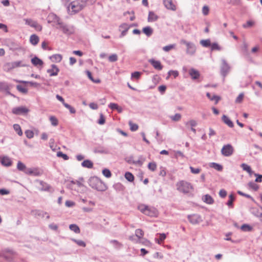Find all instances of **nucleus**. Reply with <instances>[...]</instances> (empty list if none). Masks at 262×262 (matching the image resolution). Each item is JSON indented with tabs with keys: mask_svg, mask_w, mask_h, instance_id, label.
Masks as SVG:
<instances>
[{
	"mask_svg": "<svg viewBox=\"0 0 262 262\" xmlns=\"http://www.w3.org/2000/svg\"><path fill=\"white\" fill-rule=\"evenodd\" d=\"M86 6L85 0H76L71 2L67 6V10L69 14H74L82 10Z\"/></svg>",
	"mask_w": 262,
	"mask_h": 262,
	"instance_id": "nucleus-1",
	"label": "nucleus"
},
{
	"mask_svg": "<svg viewBox=\"0 0 262 262\" xmlns=\"http://www.w3.org/2000/svg\"><path fill=\"white\" fill-rule=\"evenodd\" d=\"M88 183L90 187L97 191H104L107 189L105 184L97 177H91Z\"/></svg>",
	"mask_w": 262,
	"mask_h": 262,
	"instance_id": "nucleus-2",
	"label": "nucleus"
},
{
	"mask_svg": "<svg viewBox=\"0 0 262 262\" xmlns=\"http://www.w3.org/2000/svg\"><path fill=\"white\" fill-rule=\"evenodd\" d=\"M176 186L178 190L184 193H189L192 189L191 184L184 181L178 182Z\"/></svg>",
	"mask_w": 262,
	"mask_h": 262,
	"instance_id": "nucleus-3",
	"label": "nucleus"
},
{
	"mask_svg": "<svg viewBox=\"0 0 262 262\" xmlns=\"http://www.w3.org/2000/svg\"><path fill=\"white\" fill-rule=\"evenodd\" d=\"M180 43L186 45V52L187 54L192 56L195 54L196 50V48L195 45L193 42L187 41L185 39H181L180 40Z\"/></svg>",
	"mask_w": 262,
	"mask_h": 262,
	"instance_id": "nucleus-4",
	"label": "nucleus"
},
{
	"mask_svg": "<svg viewBox=\"0 0 262 262\" xmlns=\"http://www.w3.org/2000/svg\"><path fill=\"white\" fill-rule=\"evenodd\" d=\"M58 25H59V27L57 28L61 29L62 32L66 35H69L74 33V30L72 27L68 26L61 21L58 23Z\"/></svg>",
	"mask_w": 262,
	"mask_h": 262,
	"instance_id": "nucleus-5",
	"label": "nucleus"
},
{
	"mask_svg": "<svg viewBox=\"0 0 262 262\" xmlns=\"http://www.w3.org/2000/svg\"><path fill=\"white\" fill-rule=\"evenodd\" d=\"M234 151V148L233 146L228 144L223 146L221 149L222 154L225 157H229L231 156Z\"/></svg>",
	"mask_w": 262,
	"mask_h": 262,
	"instance_id": "nucleus-6",
	"label": "nucleus"
},
{
	"mask_svg": "<svg viewBox=\"0 0 262 262\" xmlns=\"http://www.w3.org/2000/svg\"><path fill=\"white\" fill-rule=\"evenodd\" d=\"M29 112V110L25 106H19L13 108L12 112L16 115H25Z\"/></svg>",
	"mask_w": 262,
	"mask_h": 262,
	"instance_id": "nucleus-7",
	"label": "nucleus"
},
{
	"mask_svg": "<svg viewBox=\"0 0 262 262\" xmlns=\"http://www.w3.org/2000/svg\"><path fill=\"white\" fill-rule=\"evenodd\" d=\"M25 24L30 26L31 27L34 28L37 31H40L42 30V26L39 24L36 21L31 19H25Z\"/></svg>",
	"mask_w": 262,
	"mask_h": 262,
	"instance_id": "nucleus-8",
	"label": "nucleus"
},
{
	"mask_svg": "<svg viewBox=\"0 0 262 262\" xmlns=\"http://www.w3.org/2000/svg\"><path fill=\"white\" fill-rule=\"evenodd\" d=\"M222 62L221 74L225 78L230 71V67L225 59H222Z\"/></svg>",
	"mask_w": 262,
	"mask_h": 262,
	"instance_id": "nucleus-9",
	"label": "nucleus"
},
{
	"mask_svg": "<svg viewBox=\"0 0 262 262\" xmlns=\"http://www.w3.org/2000/svg\"><path fill=\"white\" fill-rule=\"evenodd\" d=\"M188 219L189 222L192 224H196L202 221L201 216L197 214L189 215Z\"/></svg>",
	"mask_w": 262,
	"mask_h": 262,
	"instance_id": "nucleus-10",
	"label": "nucleus"
},
{
	"mask_svg": "<svg viewBox=\"0 0 262 262\" xmlns=\"http://www.w3.org/2000/svg\"><path fill=\"white\" fill-rule=\"evenodd\" d=\"M8 67L9 69H14L17 67H26L27 65L25 63H23L21 61H16L11 63H8L6 64Z\"/></svg>",
	"mask_w": 262,
	"mask_h": 262,
	"instance_id": "nucleus-11",
	"label": "nucleus"
},
{
	"mask_svg": "<svg viewBox=\"0 0 262 262\" xmlns=\"http://www.w3.org/2000/svg\"><path fill=\"white\" fill-rule=\"evenodd\" d=\"M148 62L152 66V67L157 70H161L163 69V66L159 60H156L154 59H150Z\"/></svg>",
	"mask_w": 262,
	"mask_h": 262,
	"instance_id": "nucleus-12",
	"label": "nucleus"
},
{
	"mask_svg": "<svg viewBox=\"0 0 262 262\" xmlns=\"http://www.w3.org/2000/svg\"><path fill=\"white\" fill-rule=\"evenodd\" d=\"M164 6L168 10L172 11L176 10V6L172 2V0H163Z\"/></svg>",
	"mask_w": 262,
	"mask_h": 262,
	"instance_id": "nucleus-13",
	"label": "nucleus"
},
{
	"mask_svg": "<svg viewBox=\"0 0 262 262\" xmlns=\"http://www.w3.org/2000/svg\"><path fill=\"white\" fill-rule=\"evenodd\" d=\"M47 18L49 23H51L52 22H55L58 25V23H59L61 21L60 18L58 16H57L55 14L53 13H50L48 15Z\"/></svg>",
	"mask_w": 262,
	"mask_h": 262,
	"instance_id": "nucleus-14",
	"label": "nucleus"
},
{
	"mask_svg": "<svg viewBox=\"0 0 262 262\" xmlns=\"http://www.w3.org/2000/svg\"><path fill=\"white\" fill-rule=\"evenodd\" d=\"M1 164L6 167H10L12 164V160L7 156L1 157Z\"/></svg>",
	"mask_w": 262,
	"mask_h": 262,
	"instance_id": "nucleus-15",
	"label": "nucleus"
},
{
	"mask_svg": "<svg viewBox=\"0 0 262 262\" xmlns=\"http://www.w3.org/2000/svg\"><path fill=\"white\" fill-rule=\"evenodd\" d=\"M25 173L34 176H39L41 172L37 168H27Z\"/></svg>",
	"mask_w": 262,
	"mask_h": 262,
	"instance_id": "nucleus-16",
	"label": "nucleus"
},
{
	"mask_svg": "<svg viewBox=\"0 0 262 262\" xmlns=\"http://www.w3.org/2000/svg\"><path fill=\"white\" fill-rule=\"evenodd\" d=\"M189 74L192 80H197L200 76L199 72L193 68H191L189 70Z\"/></svg>",
	"mask_w": 262,
	"mask_h": 262,
	"instance_id": "nucleus-17",
	"label": "nucleus"
},
{
	"mask_svg": "<svg viewBox=\"0 0 262 262\" xmlns=\"http://www.w3.org/2000/svg\"><path fill=\"white\" fill-rule=\"evenodd\" d=\"M59 70L58 67L55 64H52L51 68L47 70L50 76H56L59 72Z\"/></svg>",
	"mask_w": 262,
	"mask_h": 262,
	"instance_id": "nucleus-18",
	"label": "nucleus"
},
{
	"mask_svg": "<svg viewBox=\"0 0 262 262\" xmlns=\"http://www.w3.org/2000/svg\"><path fill=\"white\" fill-rule=\"evenodd\" d=\"M14 255V252L10 250H7L5 252H3V253H1V257H4L6 260L12 259Z\"/></svg>",
	"mask_w": 262,
	"mask_h": 262,
	"instance_id": "nucleus-19",
	"label": "nucleus"
},
{
	"mask_svg": "<svg viewBox=\"0 0 262 262\" xmlns=\"http://www.w3.org/2000/svg\"><path fill=\"white\" fill-rule=\"evenodd\" d=\"M144 214L149 216H156L157 215V210L155 208L148 206Z\"/></svg>",
	"mask_w": 262,
	"mask_h": 262,
	"instance_id": "nucleus-20",
	"label": "nucleus"
},
{
	"mask_svg": "<svg viewBox=\"0 0 262 262\" xmlns=\"http://www.w3.org/2000/svg\"><path fill=\"white\" fill-rule=\"evenodd\" d=\"M129 28H130V26H128L127 24H126V23L122 24L119 26L120 30H121V29H123V30L121 31V33L120 37H122L124 36L125 35H126Z\"/></svg>",
	"mask_w": 262,
	"mask_h": 262,
	"instance_id": "nucleus-21",
	"label": "nucleus"
},
{
	"mask_svg": "<svg viewBox=\"0 0 262 262\" xmlns=\"http://www.w3.org/2000/svg\"><path fill=\"white\" fill-rule=\"evenodd\" d=\"M36 182L40 185V186H39V190L41 191H47L49 190L50 186L47 183L40 180L36 181Z\"/></svg>",
	"mask_w": 262,
	"mask_h": 262,
	"instance_id": "nucleus-22",
	"label": "nucleus"
},
{
	"mask_svg": "<svg viewBox=\"0 0 262 262\" xmlns=\"http://www.w3.org/2000/svg\"><path fill=\"white\" fill-rule=\"evenodd\" d=\"M222 121L230 127H233L234 124L232 121L225 115H224L222 118Z\"/></svg>",
	"mask_w": 262,
	"mask_h": 262,
	"instance_id": "nucleus-23",
	"label": "nucleus"
},
{
	"mask_svg": "<svg viewBox=\"0 0 262 262\" xmlns=\"http://www.w3.org/2000/svg\"><path fill=\"white\" fill-rule=\"evenodd\" d=\"M31 62L34 66H42L43 64V61L37 57L35 56L31 59Z\"/></svg>",
	"mask_w": 262,
	"mask_h": 262,
	"instance_id": "nucleus-24",
	"label": "nucleus"
},
{
	"mask_svg": "<svg viewBox=\"0 0 262 262\" xmlns=\"http://www.w3.org/2000/svg\"><path fill=\"white\" fill-rule=\"evenodd\" d=\"M30 42L34 46L36 45L39 42V37L35 34H32L30 37Z\"/></svg>",
	"mask_w": 262,
	"mask_h": 262,
	"instance_id": "nucleus-25",
	"label": "nucleus"
},
{
	"mask_svg": "<svg viewBox=\"0 0 262 262\" xmlns=\"http://www.w3.org/2000/svg\"><path fill=\"white\" fill-rule=\"evenodd\" d=\"M158 16L152 11H149L148 17V21L149 22H152L157 20Z\"/></svg>",
	"mask_w": 262,
	"mask_h": 262,
	"instance_id": "nucleus-26",
	"label": "nucleus"
},
{
	"mask_svg": "<svg viewBox=\"0 0 262 262\" xmlns=\"http://www.w3.org/2000/svg\"><path fill=\"white\" fill-rule=\"evenodd\" d=\"M81 166L83 167L92 168L93 167V163L90 160H85L82 162Z\"/></svg>",
	"mask_w": 262,
	"mask_h": 262,
	"instance_id": "nucleus-27",
	"label": "nucleus"
},
{
	"mask_svg": "<svg viewBox=\"0 0 262 262\" xmlns=\"http://www.w3.org/2000/svg\"><path fill=\"white\" fill-rule=\"evenodd\" d=\"M207 97L211 101L215 100V104H217L219 102V101L220 100V97L219 96H217L216 95H211L210 93H207L206 94Z\"/></svg>",
	"mask_w": 262,
	"mask_h": 262,
	"instance_id": "nucleus-28",
	"label": "nucleus"
},
{
	"mask_svg": "<svg viewBox=\"0 0 262 262\" xmlns=\"http://www.w3.org/2000/svg\"><path fill=\"white\" fill-rule=\"evenodd\" d=\"M203 200L204 202L208 204H212L214 202L212 198L209 194L205 195L203 197Z\"/></svg>",
	"mask_w": 262,
	"mask_h": 262,
	"instance_id": "nucleus-29",
	"label": "nucleus"
},
{
	"mask_svg": "<svg viewBox=\"0 0 262 262\" xmlns=\"http://www.w3.org/2000/svg\"><path fill=\"white\" fill-rule=\"evenodd\" d=\"M143 32L147 36H150L153 33V30L150 27L147 26L143 28Z\"/></svg>",
	"mask_w": 262,
	"mask_h": 262,
	"instance_id": "nucleus-30",
	"label": "nucleus"
},
{
	"mask_svg": "<svg viewBox=\"0 0 262 262\" xmlns=\"http://www.w3.org/2000/svg\"><path fill=\"white\" fill-rule=\"evenodd\" d=\"M17 168L19 171H23L25 173L26 172V170L27 169V168L26 167V165L20 161L18 162L17 164Z\"/></svg>",
	"mask_w": 262,
	"mask_h": 262,
	"instance_id": "nucleus-31",
	"label": "nucleus"
},
{
	"mask_svg": "<svg viewBox=\"0 0 262 262\" xmlns=\"http://www.w3.org/2000/svg\"><path fill=\"white\" fill-rule=\"evenodd\" d=\"M62 56L60 54H54L51 57L53 62H59L62 60Z\"/></svg>",
	"mask_w": 262,
	"mask_h": 262,
	"instance_id": "nucleus-32",
	"label": "nucleus"
},
{
	"mask_svg": "<svg viewBox=\"0 0 262 262\" xmlns=\"http://www.w3.org/2000/svg\"><path fill=\"white\" fill-rule=\"evenodd\" d=\"M241 166L244 170L246 171L250 174H251L253 173V171L252 170L250 166H249L248 165L245 163H243L241 164Z\"/></svg>",
	"mask_w": 262,
	"mask_h": 262,
	"instance_id": "nucleus-33",
	"label": "nucleus"
},
{
	"mask_svg": "<svg viewBox=\"0 0 262 262\" xmlns=\"http://www.w3.org/2000/svg\"><path fill=\"white\" fill-rule=\"evenodd\" d=\"M235 200V197L233 194H231L229 196V200L227 202L226 204L227 205L230 207L232 208L233 207V202Z\"/></svg>",
	"mask_w": 262,
	"mask_h": 262,
	"instance_id": "nucleus-34",
	"label": "nucleus"
},
{
	"mask_svg": "<svg viewBox=\"0 0 262 262\" xmlns=\"http://www.w3.org/2000/svg\"><path fill=\"white\" fill-rule=\"evenodd\" d=\"M135 235L138 237V241H139L144 235V232L140 229H138L135 231Z\"/></svg>",
	"mask_w": 262,
	"mask_h": 262,
	"instance_id": "nucleus-35",
	"label": "nucleus"
},
{
	"mask_svg": "<svg viewBox=\"0 0 262 262\" xmlns=\"http://www.w3.org/2000/svg\"><path fill=\"white\" fill-rule=\"evenodd\" d=\"M69 228L71 230L74 231L76 233H79L80 232V228L76 224H71L69 226Z\"/></svg>",
	"mask_w": 262,
	"mask_h": 262,
	"instance_id": "nucleus-36",
	"label": "nucleus"
},
{
	"mask_svg": "<svg viewBox=\"0 0 262 262\" xmlns=\"http://www.w3.org/2000/svg\"><path fill=\"white\" fill-rule=\"evenodd\" d=\"M210 167L219 171H221L223 170V166L221 165L216 163H211L210 164Z\"/></svg>",
	"mask_w": 262,
	"mask_h": 262,
	"instance_id": "nucleus-37",
	"label": "nucleus"
},
{
	"mask_svg": "<svg viewBox=\"0 0 262 262\" xmlns=\"http://www.w3.org/2000/svg\"><path fill=\"white\" fill-rule=\"evenodd\" d=\"M13 128L19 136H21L23 135V132L21 130V127L19 124H14Z\"/></svg>",
	"mask_w": 262,
	"mask_h": 262,
	"instance_id": "nucleus-38",
	"label": "nucleus"
},
{
	"mask_svg": "<svg viewBox=\"0 0 262 262\" xmlns=\"http://www.w3.org/2000/svg\"><path fill=\"white\" fill-rule=\"evenodd\" d=\"M33 212L35 215L41 217H43L46 214H47V212L41 210H35L33 211Z\"/></svg>",
	"mask_w": 262,
	"mask_h": 262,
	"instance_id": "nucleus-39",
	"label": "nucleus"
},
{
	"mask_svg": "<svg viewBox=\"0 0 262 262\" xmlns=\"http://www.w3.org/2000/svg\"><path fill=\"white\" fill-rule=\"evenodd\" d=\"M200 44L203 46V47H208L209 46H210L211 45V42H210V39H203V40H201L200 42Z\"/></svg>",
	"mask_w": 262,
	"mask_h": 262,
	"instance_id": "nucleus-40",
	"label": "nucleus"
},
{
	"mask_svg": "<svg viewBox=\"0 0 262 262\" xmlns=\"http://www.w3.org/2000/svg\"><path fill=\"white\" fill-rule=\"evenodd\" d=\"M86 73L87 76L89 77V78L91 80H92L93 82H94V83H99L100 82V79H93V78L92 77V73L89 71H86Z\"/></svg>",
	"mask_w": 262,
	"mask_h": 262,
	"instance_id": "nucleus-41",
	"label": "nucleus"
},
{
	"mask_svg": "<svg viewBox=\"0 0 262 262\" xmlns=\"http://www.w3.org/2000/svg\"><path fill=\"white\" fill-rule=\"evenodd\" d=\"M125 178L129 182H133L134 180V175L129 172H126L125 173Z\"/></svg>",
	"mask_w": 262,
	"mask_h": 262,
	"instance_id": "nucleus-42",
	"label": "nucleus"
},
{
	"mask_svg": "<svg viewBox=\"0 0 262 262\" xmlns=\"http://www.w3.org/2000/svg\"><path fill=\"white\" fill-rule=\"evenodd\" d=\"M110 243L113 245V246L116 249H119L122 246V245L116 240H112Z\"/></svg>",
	"mask_w": 262,
	"mask_h": 262,
	"instance_id": "nucleus-43",
	"label": "nucleus"
},
{
	"mask_svg": "<svg viewBox=\"0 0 262 262\" xmlns=\"http://www.w3.org/2000/svg\"><path fill=\"white\" fill-rule=\"evenodd\" d=\"M182 116L180 114L177 113L174 115L170 116V118L173 121H179L181 119Z\"/></svg>",
	"mask_w": 262,
	"mask_h": 262,
	"instance_id": "nucleus-44",
	"label": "nucleus"
},
{
	"mask_svg": "<svg viewBox=\"0 0 262 262\" xmlns=\"http://www.w3.org/2000/svg\"><path fill=\"white\" fill-rule=\"evenodd\" d=\"M248 186L250 188H252L255 191H256L259 188L258 185L253 182H250L248 183Z\"/></svg>",
	"mask_w": 262,
	"mask_h": 262,
	"instance_id": "nucleus-45",
	"label": "nucleus"
},
{
	"mask_svg": "<svg viewBox=\"0 0 262 262\" xmlns=\"http://www.w3.org/2000/svg\"><path fill=\"white\" fill-rule=\"evenodd\" d=\"M241 229L244 231H250L252 230V228L249 225L244 224L241 226Z\"/></svg>",
	"mask_w": 262,
	"mask_h": 262,
	"instance_id": "nucleus-46",
	"label": "nucleus"
},
{
	"mask_svg": "<svg viewBox=\"0 0 262 262\" xmlns=\"http://www.w3.org/2000/svg\"><path fill=\"white\" fill-rule=\"evenodd\" d=\"M128 124L130 126V129L132 131L134 132L138 129V125L136 124L133 123L132 121H130Z\"/></svg>",
	"mask_w": 262,
	"mask_h": 262,
	"instance_id": "nucleus-47",
	"label": "nucleus"
},
{
	"mask_svg": "<svg viewBox=\"0 0 262 262\" xmlns=\"http://www.w3.org/2000/svg\"><path fill=\"white\" fill-rule=\"evenodd\" d=\"M17 90L19 91L20 92L26 94L28 92V90L26 88L23 86L21 85H17L16 86Z\"/></svg>",
	"mask_w": 262,
	"mask_h": 262,
	"instance_id": "nucleus-48",
	"label": "nucleus"
},
{
	"mask_svg": "<svg viewBox=\"0 0 262 262\" xmlns=\"http://www.w3.org/2000/svg\"><path fill=\"white\" fill-rule=\"evenodd\" d=\"M211 50L212 51H213V50H217V51H220L221 50V47L218 45V43H216V42H214L212 44H211Z\"/></svg>",
	"mask_w": 262,
	"mask_h": 262,
	"instance_id": "nucleus-49",
	"label": "nucleus"
},
{
	"mask_svg": "<svg viewBox=\"0 0 262 262\" xmlns=\"http://www.w3.org/2000/svg\"><path fill=\"white\" fill-rule=\"evenodd\" d=\"M50 121L52 125L55 126L58 125V120L54 116H51L50 117Z\"/></svg>",
	"mask_w": 262,
	"mask_h": 262,
	"instance_id": "nucleus-50",
	"label": "nucleus"
},
{
	"mask_svg": "<svg viewBox=\"0 0 262 262\" xmlns=\"http://www.w3.org/2000/svg\"><path fill=\"white\" fill-rule=\"evenodd\" d=\"M148 206L144 204H140L138 206V209L143 213H145Z\"/></svg>",
	"mask_w": 262,
	"mask_h": 262,
	"instance_id": "nucleus-51",
	"label": "nucleus"
},
{
	"mask_svg": "<svg viewBox=\"0 0 262 262\" xmlns=\"http://www.w3.org/2000/svg\"><path fill=\"white\" fill-rule=\"evenodd\" d=\"M168 76L166 79H167L171 75H173L174 78H176L179 75V72L177 71L170 70L168 73Z\"/></svg>",
	"mask_w": 262,
	"mask_h": 262,
	"instance_id": "nucleus-52",
	"label": "nucleus"
},
{
	"mask_svg": "<svg viewBox=\"0 0 262 262\" xmlns=\"http://www.w3.org/2000/svg\"><path fill=\"white\" fill-rule=\"evenodd\" d=\"M83 178H79L78 180L74 181V185L76 184L79 187H81L83 186V184L82 183V182H83Z\"/></svg>",
	"mask_w": 262,
	"mask_h": 262,
	"instance_id": "nucleus-53",
	"label": "nucleus"
},
{
	"mask_svg": "<svg viewBox=\"0 0 262 262\" xmlns=\"http://www.w3.org/2000/svg\"><path fill=\"white\" fill-rule=\"evenodd\" d=\"M148 168L152 171H154L157 168V165L155 162H150L148 165Z\"/></svg>",
	"mask_w": 262,
	"mask_h": 262,
	"instance_id": "nucleus-54",
	"label": "nucleus"
},
{
	"mask_svg": "<svg viewBox=\"0 0 262 262\" xmlns=\"http://www.w3.org/2000/svg\"><path fill=\"white\" fill-rule=\"evenodd\" d=\"M72 240L76 243L79 246L82 247H85V243L82 240H77L76 239H72Z\"/></svg>",
	"mask_w": 262,
	"mask_h": 262,
	"instance_id": "nucleus-55",
	"label": "nucleus"
},
{
	"mask_svg": "<svg viewBox=\"0 0 262 262\" xmlns=\"http://www.w3.org/2000/svg\"><path fill=\"white\" fill-rule=\"evenodd\" d=\"M118 60V56L116 54H113L108 57V60L110 62H115Z\"/></svg>",
	"mask_w": 262,
	"mask_h": 262,
	"instance_id": "nucleus-56",
	"label": "nucleus"
},
{
	"mask_svg": "<svg viewBox=\"0 0 262 262\" xmlns=\"http://www.w3.org/2000/svg\"><path fill=\"white\" fill-rule=\"evenodd\" d=\"M64 106L65 107H66L67 108H68L71 114H75L76 113L75 109L74 107H73L72 106L69 105V104H68V103L64 104Z\"/></svg>",
	"mask_w": 262,
	"mask_h": 262,
	"instance_id": "nucleus-57",
	"label": "nucleus"
},
{
	"mask_svg": "<svg viewBox=\"0 0 262 262\" xmlns=\"http://www.w3.org/2000/svg\"><path fill=\"white\" fill-rule=\"evenodd\" d=\"M103 174L106 178H110L112 176V173L110 170L108 169H104L102 170Z\"/></svg>",
	"mask_w": 262,
	"mask_h": 262,
	"instance_id": "nucleus-58",
	"label": "nucleus"
},
{
	"mask_svg": "<svg viewBox=\"0 0 262 262\" xmlns=\"http://www.w3.org/2000/svg\"><path fill=\"white\" fill-rule=\"evenodd\" d=\"M57 156L58 157H61L65 160H68L69 158L66 154L62 153L61 151L57 152Z\"/></svg>",
	"mask_w": 262,
	"mask_h": 262,
	"instance_id": "nucleus-59",
	"label": "nucleus"
},
{
	"mask_svg": "<svg viewBox=\"0 0 262 262\" xmlns=\"http://www.w3.org/2000/svg\"><path fill=\"white\" fill-rule=\"evenodd\" d=\"M25 133L26 137L29 139H31L34 137V133L32 130H27Z\"/></svg>",
	"mask_w": 262,
	"mask_h": 262,
	"instance_id": "nucleus-60",
	"label": "nucleus"
},
{
	"mask_svg": "<svg viewBox=\"0 0 262 262\" xmlns=\"http://www.w3.org/2000/svg\"><path fill=\"white\" fill-rule=\"evenodd\" d=\"M166 238V235L164 233H161L159 234V238L156 239V242L158 244H160L161 242H163Z\"/></svg>",
	"mask_w": 262,
	"mask_h": 262,
	"instance_id": "nucleus-61",
	"label": "nucleus"
},
{
	"mask_svg": "<svg viewBox=\"0 0 262 262\" xmlns=\"http://www.w3.org/2000/svg\"><path fill=\"white\" fill-rule=\"evenodd\" d=\"M141 75V73L140 72H135L132 73L131 77L132 78H136L139 79Z\"/></svg>",
	"mask_w": 262,
	"mask_h": 262,
	"instance_id": "nucleus-62",
	"label": "nucleus"
},
{
	"mask_svg": "<svg viewBox=\"0 0 262 262\" xmlns=\"http://www.w3.org/2000/svg\"><path fill=\"white\" fill-rule=\"evenodd\" d=\"M94 151L95 153L107 154V152L102 148H96L94 149Z\"/></svg>",
	"mask_w": 262,
	"mask_h": 262,
	"instance_id": "nucleus-63",
	"label": "nucleus"
},
{
	"mask_svg": "<svg viewBox=\"0 0 262 262\" xmlns=\"http://www.w3.org/2000/svg\"><path fill=\"white\" fill-rule=\"evenodd\" d=\"M175 47V45H169L168 46H166L163 48V50L165 52H168L170 50L173 49Z\"/></svg>",
	"mask_w": 262,
	"mask_h": 262,
	"instance_id": "nucleus-64",
	"label": "nucleus"
}]
</instances>
